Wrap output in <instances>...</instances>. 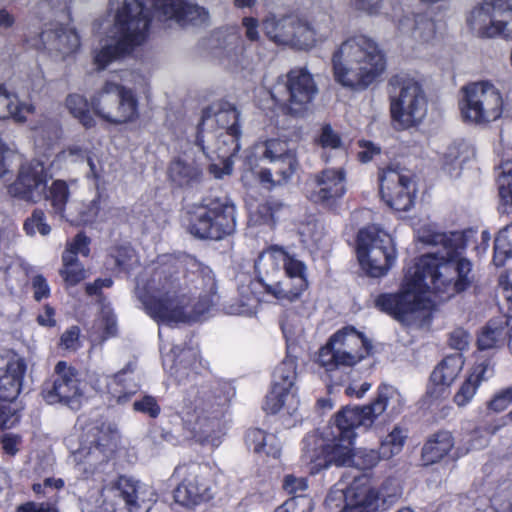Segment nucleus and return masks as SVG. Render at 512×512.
I'll return each instance as SVG.
<instances>
[{"label": "nucleus", "instance_id": "7c9ffc66", "mask_svg": "<svg viewBox=\"0 0 512 512\" xmlns=\"http://www.w3.org/2000/svg\"><path fill=\"white\" fill-rule=\"evenodd\" d=\"M208 17L209 13L205 8L187 0H178L173 2L169 9H166L165 14L159 19L175 20L182 25L187 23L197 25L206 22Z\"/></svg>", "mask_w": 512, "mask_h": 512}, {"label": "nucleus", "instance_id": "a878e982", "mask_svg": "<svg viewBox=\"0 0 512 512\" xmlns=\"http://www.w3.org/2000/svg\"><path fill=\"white\" fill-rule=\"evenodd\" d=\"M280 263L283 264L285 276L290 278H306V267L304 263L290 255L279 246H271L269 249L261 253L255 263V266L260 271L264 270L265 273L268 274L269 265H273V270H278Z\"/></svg>", "mask_w": 512, "mask_h": 512}, {"label": "nucleus", "instance_id": "f3484780", "mask_svg": "<svg viewBox=\"0 0 512 512\" xmlns=\"http://www.w3.org/2000/svg\"><path fill=\"white\" fill-rule=\"evenodd\" d=\"M268 161L280 165L277 173L282 180L287 181L298 167L295 152L288 148L285 141L270 139L255 143L246 155V164L251 170L258 167L260 162Z\"/></svg>", "mask_w": 512, "mask_h": 512}, {"label": "nucleus", "instance_id": "1a4fd4ad", "mask_svg": "<svg viewBox=\"0 0 512 512\" xmlns=\"http://www.w3.org/2000/svg\"><path fill=\"white\" fill-rule=\"evenodd\" d=\"M459 109L463 121L483 125L499 119L503 99L499 90L487 81L473 82L461 88Z\"/></svg>", "mask_w": 512, "mask_h": 512}, {"label": "nucleus", "instance_id": "f8f14e48", "mask_svg": "<svg viewBox=\"0 0 512 512\" xmlns=\"http://www.w3.org/2000/svg\"><path fill=\"white\" fill-rule=\"evenodd\" d=\"M235 207L233 204L212 202L196 207L189 218V232L201 239L220 240L234 232Z\"/></svg>", "mask_w": 512, "mask_h": 512}, {"label": "nucleus", "instance_id": "0eeeda50", "mask_svg": "<svg viewBox=\"0 0 512 512\" xmlns=\"http://www.w3.org/2000/svg\"><path fill=\"white\" fill-rule=\"evenodd\" d=\"M94 113L102 120L121 125L139 117V101L133 89L106 81L91 98Z\"/></svg>", "mask_w": 512, "mask_h": 512}, {"label": "nucleus", "instance_id": "5701e85b", "mask_svg": "<svg viewBox=\"0 0 512 512\" xmlns=\"http://www.w3.org/2000/svg\"><path fill=\"white\" fill-rule=\"evenodd\" d=\"M238 113L235 108L221 104H213L207 107L202 114L201 122L198 126V134L204 141V132L214 130L216 127L224 129L226 134L237 140L239 126L237 125Z\"/></svg>", "mask_w": 512, "mask_h": 512}, {"label": "nucleus", "instance_id": "338daca9", "mask_svg": "<svg viewBox=\"0 0 512 512\" xmlns=\"http://www.w3.org/2000/svg\"><path fill=\"white\" fill-rule=\"evenodd\" d=\"M242 28L245 38L250 42H258L260 40L259 22L253 17H244L242 19Z\"/></svg>", "mask_w": 512, "mask_h": 512}, {"label": "nucleus", "instance_id": "7ed1b4c3", "mask_svg": "<svg viewBox=\"0 0 512 512\" xmlns=\"http://www.w3.org/2000/svg\"><path fill=\"white\" fill-rule=\"evenodd\" d=\"M331 65L335 82L352 91H363L386 70V56L376 40L357 34L335 47Z\"/></svg>", "mask_w": 512, "mask_h": 512}, {"label": "nucleus", "instance_id": "a18cd8bd", "mask_svg": "<svg viewBox=\"0 0 512 512\" xmlns=\"http://www.w3.org/2000/svg\"><path fill=\"white\" fill-rule=\"evenodd\" d=\"M123 372L118 373L114 379H113V385L116 387L111 388L108 383V377L106 376H96L91 378V384L93 388L96 391L103 392L104 391V385L107 386V392L111 395V398L115 400L117 404H124L131 398L132 394L135 391H129V392H122L121 390H118L117 387L119 386L118 381L120 382L122 380Z\"/></svg>", "mask_w": 512, "mask_h": 512}, {"label": "nucleus", "instance_id": "58836bf2", "mask_svg": "<svg viewBox=\"0 0 512 512\" xmlns=\"http://www.w3.org/2000/svg\"><path fill=\"white\" fill-rule=\"evenodd\" d=\"M8 193L29 200L32 194V163L29 160H21L15 180L8 186Z\"/></svg>", "mask_w": 512, "mask_h": 512}, {"label": "nucleus", "instance_id": "c85d7f7f", "mask_svg": "<svg viewBox=\"0 0 512 512\" xmlns=\"http://www.w3.org/2000/svg\"><path fill=\"white\" fill-rule=\"evenodd\" d=\"M493 375V369L489 361H482L475 364L465 380L454 395V403L458 407H465L477 393L481 384Z\"/></svg>", "mask_w": 512, "mask_h": 512}, {"label": "nucleus", "instance_id": "4d7b16f0", "mask_svg": "<svg viewBox=\"0 0 512 512\" xmlns=\"http://www.w3.org/2000/svg\"><path fill=\"white\" fill-rule=\"evenodd\" d=\"M512 403V386L501 389L488 402L487 408L493 412L504 411Z\"/></svg>", "mask_w": 512, "mask_h": 512}, {"label": "nucleus", "instance_id": "2eb2a0df", "mask_svg": "<svg viewBox=\"0 0 512 512\" xmlns=\"http://www.w3.org/2000/svg\"><path fill=\"white\" fill-rule=\"evenodd\" d=\"M380 194L386 204L396 211H408L414 203L415 185L409 173L388 166L379 172Z\"/></svg>", "mask_w": 512, "mask_h": 512}, {"label": "nucleus", "instance_id": "774afa93", "mask_svg": "<svg viewBox=\"0 0 512 512\" xmlns=\"http://www.w3.org/2000/svg\"><path fill=\"white\" fill-rule=\"evenodd\" d=\"M469 334L462 328L453 330L449 335V346L456 350H464L469 344Z\"/></svg>", "mask_w": 512, "mask_h": 512}, {"label": "nucleus", "instance_id": "13d9d810", "mask_svg": "<svg viewBox=\"0 0 512 512\" xmlns=\"http://www.w3.org/2000/svg\"><path fill=\"white\" fill-rule=\"evenodd\" d=\"M318 142L325 149H340L342 147V140L339 134L330 125L322 127Z\"/></svg>", "mask_w": 512, "mask_h": 512}, {"label": "nucleus", "instance_id": "bb28decb", "mask_svg": "<svg viewBox=\"0 0 512 512\" xmlns=\"http://www.w3.org/2000/svg\"><path fill=\"white\" fill-rule=\"evenodd\" d=\"M464 366L462 354L455 353L446 356L432 371L430 382L432 387L429 393L434 398H439L459 376Z\"/></svg>", "mask_w": 512, "mask_h": 512}, {"label": "nucleus", "instance_id": "ea45409f", "mask_svg": "<svg viewBox=\"0 0 512 512\" xmlns=\"http://www.w3.org/2000/svg\"><path fill=\"white\" fill-rule=\"evenodd\" d=\"M64 481L60 478H45L43 484H34V494L38 499L46 497L49 502L44 504L40 503L37 509L34 508V512H58L54 507V503L57 501L58 491L63 488Z\"/></svg>", "mask_w": 512, "mask_h": 512}, {"label": "nucleus", "instance_id": "f704fd0d", "mask_svg": "<svg viewBox=\"0 0 512 512\" xmlns=\"http://www.w3.org/2000/svg\"><path fill=\"white\" fill-rule=\"evenodd\" d=\"M296 21V15H287L280 19L275 17H267L263 21V31L266 36L277 44L289 45L293 39V29H295L294 23Z\"/></svg>", "mask_w": 512, "mask_h": 512}, {"label": "nucleus", "instance_id": "9d476101", "mask_svg": "<svg viewBox=\"0 0 512 512\" xmlns=\"http://www.w3.org/2000/svg\"><path fill=\"white\" fill-rule=\"evenodd\" d=\"M318 92L314 76L306 67H295L279 76L270 91L271 97L294 115L305 112Z\"/></svg>", "mask_w": 512, "mask_h": 512}, {"label": "nucleus", "instance_id": "39448f33", "mask_svg": "<svg viewBox=\"0 0 512 512\" xmlns=\"http://www.w3.org/2000/svg\"><path fill=\"white\" fill-rule=\"evenodd\" d=\"M390 113L397 129L420 125L428 112V99L421 84L414 78L398 74L389 80Z\"/></svg>", "mask_w": 512, "mask_h": 512}, {"label": "nucleus", "instance_id": "f257e3e1", "mask_svg": "<svg viewBox=\"0 0 512 512\" xmlns=\"http://www.w3.org/2000/svg\"><path fill=\"white\" fill-rule=\"evenodd\" d=\"M419 240L437 248L436 251L422 255L407 271L399 293L381 294L374 300L379 310L401 322L427 307L429 293L448 300L473 282L472 263L462 256L466 243L462 232L423 231Z\"/></svg>", "mask_w": 512, "mask_h": 512}, {"label": "nucleus", "instance_id": "aec40b11", "mask_svg": "<svg viewBox=\"0 0 512 512\" xmlns=\"http://www.w3.org/2000/svg\"><path fill=\"white\" fill-rule=\"evenodd\" d=\"M204 142L200 136H197L192 151H185L170 164L169 176L173 182L182 186L200 178L203 160L209 157Z\"/></svg>", "mask_w": 512, "mask_h": 512}, {"label": "nucleus", "instance_id": "423d86ee", "mask_svg": "<svg viewBox=\"0 0 512 512\" xmlns=\"http://www.w3.org/2000/svg\"><path fill=\"white\" fill-rule=\"evenodd\" d=\"M372 349L371 342L353 327L335 332L320 348L318 363L326 371L352 367L365 359Z\"/></svg>", "mask_w": 512, "mask_h": 512}, {"label": "nucleus", "instance_id": "6ab92c4d", "mask_svg": "<svg viewBox=\"0 0 512 512\" xmlns=\"http://www.w3.org/2000/svg\"><path fill=\"white\" fill-rule=\"evenodd\" d=\"M466 21L472 33L477 37H512V12L495 10L485 1L469 12Z\"/></svg>", "mask_w": 512, "mask_h": 512}, {"label": "nucleus", "instance_id": "473e14b6", "mask_svg": "<svg viewBox=\"0 0 512 512\" xmlns=\"http://www.w3.org/2000/svg\"><path fill=\"white\" fill-rule=\"evenodd\" d=\"M267 293L273 295L281 302L291 303L299 299L307 288L306 278H290L285 276L282 280L273 283H264Z\"/></svg>", "mask_w": 512, "mask_h": 512}, {"label": "nucleus", "instance_id": "a19ab883", "mask_svg": "<svg viewBox=\"0 0 512 512\" xmlns=\"http://www.w3.org/2000/svg\"><path fill=\"white\" fill-rule=\"evenodd\" d=\"M506 322L499 320H491L483 328L478 337V346L481 350L495 348L504 343L506 331Z\"/></svg>", "mask_w": 512, "mask_h": 512}, {"label": "nucleus", "instance_id": "37998d69", "mask_svg": "<svg viewBox=\"0 0 512 512\" xmlns=\"http://www.w3.org/2000/svg\"><path fill=\"white\" fill-rule=\"evenodd\" d=\"M512 257V224L507 225L499 231L494 242L493 262L500 267L505 261Z\"/></svg>", "mask_w": 512, "mask_h": 512}, {"label": "nucleus", "instance_id": "412c9836", "mask_svg": "<svg viewBox=\"0 0 512 512\" xmlns=\"http://www.w3.org/2000/svg\"><path fill=\"white\" fill-rule=\"evenodd\" d=\"M26 371L24 359L13 351L0 352V401L12 402L19 395Z\"/></svg>", "mask_w": 512, "mask_h": 512}, {"label": "nucleus", "instance_id": "49530a36", "mask_svg": "<svg viewBox=\"0 0 512 512\" xmlns=\"http://www.w3.org/2000/svg\"><path fill=\"white\" fill-rule=\"evenodd\" d=\"M66 107L69 112L85 126L94 125V119L89 111V104L85 97L71 94L66 98Z\"/></svg>", "mask_w": 512, "mask_h": 512}, {"label": "nucleus", "instance_id": "e433bc0d", "mask_svg": "<svg viewBox=\"0 0 512 512\" xmlns=\"http://www.w3.org/2000/svg\"><path fill=\"white\" fill-rule=\"evenodd\" d=\"M399 30L421 42H430L435 36V24L422 15H405L398 23Z\"/></svg>", "mask_w": 512, "mask_h": 512}, {"label": "nucleus", "instance_id": "69168bd1", "mask_svg": "<svg viewBox=\"0 0 512 512\" xmlns=\"http://www.w3.org/2000/svg\"><path fill=\"white\" fill-rule=\"evenodd\" d=\"M79 335L80 329L77 326H72L68 330H66L61 338L60 345L63 349L66 350H76L79 347Z\"/></svg>", "mask_w": 512, "mask_h": 512}, {"label": "nucleus", "instance_id": "bf43d9fd", "mask_svg": "<svg viewBox=\"0 0 512 512\" xmlns=\"http://www.w3.org/2000/svg\"><path fill=\"white\" fill-rule=\"evenodd\" d=\"M114 258L116 265L122 270L131 269L137 262L134 250L128 246L119 247Z\"/></svg>", "mask_w": 512, "mask_h": 512}, {"label": "nucleus", "instance_id": "f03ea898", "mask_svg": "<svg viewBox=\"0 0 512 512\" xmlns=\"http://www.w3.org/2000/svg\"><path fill=\"white\" fill-rule=\"evenodd\" d=\"M186 266L193 279L187 280L173 265H163L143 286L137 283V298L157 322H193L211 306L217 289L212 270L194 257L186 259Z\"/></svg>", "mask_w": 512, "mask_h": 512}, {"label": "nucleus", "instance_id": "2f4dec72", "mask_svg": "<svg viewBox=\"0 0 512 512\" xmlns=\"http://www.w3.org/2000/svg\"><path fill=\"white\" fill-rule=\"evenodd\" d=\"M221 61L231 69H244L249 65L246 56V45L240 35L228 34L224 40L220 52Z\"/></svg>", "mask_w": 512, "mask_h": 512}, {"label": "nucleus", "instance_id": "c03bdc74", "mask_svg": "<svg viewBox=\"0 0 512 512\" xmlns=\"http://www.w3.org/2000/svg\"><path fill=\"white\" fill-rule=\"evenodd\" d=\"M296 359L286 357L275 369L273 374V385L282 386L287 391L291 389L296 380Z\"/></svg>", "mask_w": 512, "mask_h": 512}, {"label": "nucleus", "instance_id": "b1692460", "mask_svg": "<svg viewBox=\"0 0 512 512\" xmlns=\"http://www.w3.org/2000/svg\"><path fill=\"white\" fill-rule=\"evenodd\" d=\"M295 29H293V39L291 47L297 49H308L315 45L318 40L325 39L331 31V17L327 14H321L313 22L304 17L296 15Z\"/></svg>", "mask_w": 512, "mask_h": 512}, {"label": "nucleus", "instance_id": "4468645a", "mask_svg": "<svg viewBox=\"0 0 512 512\" xmlns=\"http://www.w3.org/2000/svg\"><path fill=\"white\" fill-rule=\"evenodd\" d=\"M177 472L183 475L175 490V499L178 503L193 507L213 499L215 487L208 465L191 463L177 468Z\"/></svg>", "mask_w": 512, "mask_h": 512}, {"label": "nucleus", "instance_id": "0e129e2a", "mask_svg": "<svg viewBox=\"0 0 512 512\" xmlns=\"http://www.w3.org/2000/svg\"><path fill=\"white\" fill-rule=\"evenodd\" d=\"M267 433L263 430L254 428L250 429L246 434V444L250 449H253L255 453H261L263 451V443L265 441Z\"/></svg>", "mask_w": 512, "mask_h": 512}, {"label": "nucleus", "instance_id": "dca6fc26", "mask_svg": "<svg viewBox=\"0 0 512 512\" xmlns=\"http://www.w3.org/2000/svg\"><path fill=\"white\" fill-rule=\"evenodd\" d=\"M41 396L48 404H65L75 407L82 396L78 371L64 361H59L51 380L43 384Z\"/></svg>", "mask_w": 512, "mask_h": 512}, {"label": "nucleus", "instance_id": "c9c22d12", "mask_svg": "<svg viewBox=\"0 0 512 512\" xmlns=\"http://www.w3.org/2000/svg\"><path fill=\"white\" fill-rule=\"evenodd\" d=\"M454 447V439L449 431L433 434L422 448V459L426 465L443 459Z\"/></svg>", "mask_w": 512, "mask_h": 512}, {"label": "nucleus", "instance_id": "09e8293b", "mask_svg": "<svg viewBox=\"0 0 512 512\" xmlns=\"http://www.w3.org/2000/svg\"><path fill=\"white\" fill-rule=\"evenodd\" d=\"M298 232L303 243L316 247L321 244L325 236L324 225L315 218H310L301 223Z\"/></svg>", "mask_w": 512, "mask_h": 512}, {"label": "nucleus", "instance_id": "e2e57ef3", "mask_svg": "<svg viewBox=\"0 0 512 512\" xmlns=\"http://www.w3.org/2000/svg\"><path fill=\"white\" fill-rule=\"evenodd\" d=\"M286 508V512H311L313 503L309 497L297 495L286 500Z\"/></svg>", "mask_w": 512, "mask_h": 512}, {"label": "nucleus", "instance_id": "680f3d73", "mask_svg": "<svg viewBox=\"0 0 512 512\" xmlns=\"http://www.w3.org/2000/svg\"><path fill=\"white\" fill-rule=\"evenodd\" d=\"M133 408L135 411L148 414L152 418H156L160 414L161 410L156 399L148 395L144 396L141 400L135 401L133 403Z\"/></svg>", "mask_w": 512, "mask_h": 512}, {"label": "nucleus", "instance_id": "c756f323", "mask_svg": "<svg viewBox=\"0 0 512 512\" xmlns=\"http://www.w3.org/2000/svg\"><path fill=\"white\" fill-rule=\"evenodd\" d=\"M349 511L359 509H368L377 511L378 496L369 486L366 477L356 478L349 487L346 488Z\"/></svg>", "mask_w": 512, "mask_h": 512}, {"label": "nucleus", "instance_id": "6e6d98bb", "mask_svg": "<svg viewBox=\"0 0 512 512\" xmlns=\"http://www.w3.org/2000/svg\"><path fill=\"white\" fill-rule=\"evenodd\" d=\"M90 239L79 232L71 241H68L63 253L70 254L71 258L78 259V255L87 257L90 253Z\"/></svg>", "mask_w": 512, "mask_h": 512}, {"label": "nucleus", "instance_id": "603ef678", "mask_svg": "<svg viewBox=\"0 0 512 512\" xmlns=\"http://www.w3.org/2000/svg\"><path fill=\"white\" fill-rule=\"evenodd\" d=\"M324 504L328 512L349 510L346 488L340 487V484L333 486L327 494Z\"/></svg>", "mask_w": 512, "mask_h": 512}, {"label": "nucleus", "instance_id": "393cba45", "mask_svg": "<svg viewBox=\"0 0 512 512\" xmlns=\"http://www.w3.org/2000/svg\"><path fill=\"white\" fill-rule=\"evenodd\" d=\"M315 189L310 198L315 203L332 204L345 192V173L339 169H325L315 175Z\"/></svg>", "mask_w": 512, "mask_h": 512}, {"label": "nucleus", "instance_id": "ddd939ff", "mask_svg": "<svg viewBox=\"0 0 512 512\" xmlns=\"http://www.w3.org/2000/svg\"><path fill=\"white\" fill-rule=\"evenodd\" d=\"M101 498L106 509L111 511L123 503L127 512H149L155 502L151 489L127 476H119L105 484Z\"/></svg>", "mask_w": 512, "mask_h": 512}, {"label": "nucleus", "instance_id": "8fccbe9b", "mask_svg": "<svg viewBox=\"0 0 512 512\" xmlns=\"http://www.w3.org/2000/svg\"><path fill=\"white\" fill-rule=\"evenodd\" d=\"M469 147L465 142H455L451 144L445 154H444V165L446 169L451 172V170H459L462 167V164L469 157Z\"/></svg>", "mask_w": 512, "mask_h": 512}, {"label": "nucleus", "instance_id": "864d4df0", "mask_svg": "<svg viewBox=\"0 0 512 512\" xmlns=\"http://www.w3.org/2000/svg\"><path fill=\"white\" fill-rule=\"evenodd\" d=\"M502 173L498 178L499 195L506 205L512 206V163L502 165Z\"/></svg>", "mask_w": 512, "mask_h": 512}, {"label": "nucleus", "instance_id": "cd10ccee", "mask_svg": "<svg viewBox=\"0 0 512 512\" xmlns=\"http://www.w3.org/2000/svg\"><path fill=\"white\" fill-rule=\"evenodd\" d=\"M49 178L51 175L44 168L43 163L34 165V190L44 192L46 199L51 202L55 210L62 213L70 194L68 186L65 181L56 180L47 188L46 183Z\"/></svg>", "mask_w": 512, "mask_h": 512}, {"label": "nucleus", "instance_id": "a211bd4d", "mask_svg": "<svg viewBox=\"0 0 512 512\" xmlns=\"http://www.w3.org/2000/svg\"><path fill=\"white\" fill-rule=\"evenodd\" d=\"M332 438L327 435V440L330 442L327 447L331 452V460L338 466H353L361 470H367L375 467L380 460H383L382 453L379 450L359 448L354 451L350 449L356 435L350 440L346 441L344 436L340 433L336 418L334 419V426L331 428Z\"/></svg>", "mask_w": 512, "mask_h": 512}, {"label": "nucleus", "instance_id": "6e6552de", "mask_svg": "<svg viewBox=\"0 0 512 512\" xmlns=\"http://www.w3.org/2000/svg\"><path fill=\"white\" fill-rule=\"evenodd\" d=\"M221 403L209 389H201L185 406L184 421L191 426L196 440L218 446L221 435Z\"/></svg>", "mask_w": 512, "mask_h": 512}, {"label": "nucleus", "instance_id": "052dcab7", "mask_svg": "<svg viewBox=\"0 0 512 512\" xmlns=\"http://www.w3.org/2000/svg\"><path fill=\"white\" fill-rule=\"evenodd\" d=\"M307 480L304 477H296L292 474L286 475L283 481L284 490L291 495L297 496L307 489Z\"/></svg>", "mask_w": 512, "mask_h": 512}, {"label": "nucleus", "instance_id": "de8ad7c7", "mask_svg": "<svg viewBox=\"0 0 512 512\" xmlns=\"http://www.w3.org/2000/svg\"><path fill=\"white\" fill-rule=\"evenodd\" d=\"M63 268L60 273L70 286H74L86 278V270L78 259L71 258L70 254H62Z\"/></svg>", "mask_w": 512, "mask_h": 512}, {"label": "nucleus", "instance_id": "4be33fe9", "mask_svg": "<svg viewBox=\"0 0 512 512\" xmlns=\"http://www.w3.org/2000/svg\"><path fill=\"white\" fill-rule=\"evenodd\" d=\"M39 44L34 47L43 48L50 53H59L63 57L72 54L80 46L76 31L59 23H49L39 35Z\"/></svg>", "mask_w": 512, "mask_h": 512}, {"label": "nucleus", "instance_id": "3c124183", "mask_svg": "<svg viewBox=\"0 0 512 512\" xmlns=\"http://www.w3.org/2000/svg\"><path fill=\"white\" fill-rule=\"evenodd\" d=\"M293 398L294 395L287 391L286 388L272 384V389L266 396L263 408L268 413L275 414L281 410L288 400Z\"/></svg>", "mask_w": 512, "mask_h": 512}, {"label": "nucleus", "instance_id": "4c0bfd02", "mask_svg": "<svg viewBox=\"0 0 512 512\" xmlns=\"http://www.w3.org/2000/svg\"><path fill=\"white\" fill-rule=\"evenodd\" d=\"M31 113V107L20 102L16 96L9 95L6 90L0 86V119L13 118L18 123L27 120Z\"/></svg>", "mask_w": 512, "mask_h": 512}, {"label": "nucleus", "instance_id": "9b49d317", "mask_svg": "<svg viewBox=\"0 0 512 512\" xmlns=\"http://www.w3.org/2000/svg\"><path fill=\"white\" fill-rule=\"evenodd\" d=\"M357 256L361 267L371 277L385 275L396 259L391 236L376 226L360 230L357 239Z\"/></svg>", "mask_w": 512, "mask_h": 512}, {"label": "nucleus", "instance_id": "5fc2aeb1", "mask_svg": "<svg viewBox=\"0 0 512 512\" xmlns=\"http://www.w3.org/2000/svg\"><path fill=\"white\" fill-rule=\"evenodd\" d=\"M119 441V435L116 430H111L109 434L103 433L101 436L98 437L96 446L94 447L93 451H91L90 457L97 452L103 453V459H107L109 457V454H111L118 445Z\"/></svg>", "mask_w": 512, "mask_h": 512}, {"label": "nucleus", "instance_id": "72a5a7b5", "mask_svg": "<svg viewBox=\"0 0 512 512\" xmlns=\"http://www.w3.org/2000/svg\"><path fill=\"white\" fill-rule=\"evenodd\" d=\"M171 355H167L163 364L166 365L167 361H172L173 365L170 367V373L178 382H184L189 378L190 372L197 369L198 351L193 348L181 350L179 354L176 353V348H173Z\"/></svg>", "mask_w": 512, "mask_h": 512}, {"label": "nucleus", "instance_id": "20e7f679", "mask_svg": "<svg viewBox=\"0 0 512 512\" xmlns=\"http://www.w3.org/2000/svg\"><path fill=\"white\" fill-rule=\"evenodd\" d=\"M404 408V399L394 387L382 385L377 397L370 404L347 406L336 414V424L346 441L355 436V429H370L376 419L386 413L388 417L399 415Z\"/></svg>", "mask_w": 512, "mask_h": 512}, {"label": "nucleus", "instance_id": "79ce46f5", "mask_svg": "<svg viewBox=\"0 0 512 512\" xmlns=\"http://www.w3.org/2000/svg\"><path fill=\"white\" fill-rule=\"evenodd\" d=\"M407 436L405 429L395 426L380 443L383 460H389L398 455L404 447Z\"/></svg>", "mask_w": 512, "mask_h": 512}]
</instances>
